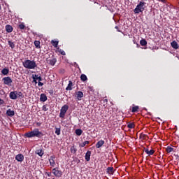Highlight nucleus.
<instances>
[{
    "mask_svg": "<svg viewBox=\"0 0 179 179\" xmlns=\"http://www.w3.org/2000/svg\"><path fill=\"white\" fill-rule=\"evenodd\" d=\"M24 136L26 138H41V136H44V134L40 131L38 129H34L31 131L25 133Z\"/></svg>",
    "mask_w": 179,
    "mask_h": 179,
    "instance_id": "f257e3e1",
    "label": "nucleus"
},
{
    "mask_svg": "<svg viewBox=\"0 0 179 179\" xmlns=\"http://www.w3.org/2000/svg\"><path fill=\"white\" fill-rule=\"evenodd\" d=\"M22 65L27 69H36L37 68V64L34 60H25L23 62Z\"/></svg>",
    "mask_w": 179,
    "mask_h": 179,
    "instance_id": "f03ea898",
    "label": "nucleus"
},
{
    "mask_svg": "<svg viewBox=\"0 0 179 179\" xmlns=\"http://www.w3.org/2000/svg\"><path fill=\"white\" fill-rule=\"evenodd\" d=\"M146 3L140 2L138 3L135 9L134 10V13L135 15H139V13H143L145 10Z\"/></svg>",
    "mask_w": 179,
    "mask_h": 179,
    "instance_id": "7ed1b4c3",
    "label": "nucleus"
},
{
    "mask_svg": "<svg viewBox=\"0 0 179 179\" xmlns=\"http://www.w3.org/2000/svg\"><path fill=\"white\" fill-rule=\"evenodd\" d=\"M68 110H69V106L68 105H64L60 110L59 117L65 118V115L66 114V111H68Z\"/></svg>",
    "mask_w": 179,
    "mask_h": 179,
    "instance_id": "20e7f679",
    "label": "nucleus"
},
{
    "mask_svg": "<svg viewBox=\"0 0 179 179\" xmlns=\"http://www.w3.org/2000/svg\"><path fill=\"white\" fill-rule=\"evenodd\" d=\"M52 173L54 174L55 177H57L58 178L62 177V171L59 170L58 168L52 169Z\"/></svg>",
    "mask_w": 179,
    "mask_h": 179,
    "instance_id": "39448f33",
    "label": "nucleus"
},
{
    "mask_svg": "<svg viewBox=\"0 0 179 179\" xmlns=\"http://www.w3.org/2000/svg\"><path fill=\"white\" fill-rule=\"evenodd\" d=\"M4 85H7V86H11L12 85V78L10 77H4L2 79Z\"/></svg>",
    "mask_w": 179,
    "mask_h": 179,
    "instance_id": "423d86ee",
    "label": "nucleus"
},
{
    "mask_svg": "<svg viewBox=\"0 0 179 179\" xmlns=\"http://www.w3.org/2000/svg\"><path fill=\"white\" fill-rule=\"evenodd\" d=\"M75 97L77 99V100H78V101H80L83 97V92H82V91L76 92Z\"/></svg>",
    "mask_w": 179,
    "mask_h": 179,
    "instance_id": "0eeeda50",
    "label": "nucleus"
},
{
    "mask_svg": "<svg viewBox=\"0 0 179 179\" xmlns=\"http://www.w3.org/2000/svg\"><path fill=\"white\" fill-rule=\"evenodd\" d=\"M49 163L52 167H55V155H52L50 157Z\"/></svg>",
    "mask_w": 179,
    "mask_h": 179,
    "instance_id": "6e6552de",
    "label": "nucleus"
},
{
    "mask_svg": "<svg viewBox=\"0 0 179 179\" xmlns=\"http://www.w3.org/2000/svg\"><path fill=\"white\" fill-rule=\"evenodd\" d=\"M10 99H11V100H16L17 99V91L10 92Z\"/></svg>",
    "mask_w": 179,
    "mask_h": 179,
    "instance_id": "1a4fd4ad",
    "label": "nucleus"
},
{
    "mask_svg": "<svg viewBox=\"0 0 179 179\" xmlns=\"http://www.w3.org/2000/svg\"><path fill=\"white\" fill-rule=\"evenodd\" d=\"M15 160L22 163L24 160V156L22 154H18L15 156Z\"/></svg>",
    "mask_w": 179,
    "mask_h": 179,
    "instance_id": "9d476101",
    "label": "nucleus"
},
{
    "mask_svg": "<svg viewBox=\"0 0 179 179\" xmlns=\"http://www.w3.org/2000/svg\"><path fill=\"white\" fill-rule=\"evenodd\" d=\"M92 156V151L88 150L85 154V160L86 162H90V157Z\"/></svg>",
    "mask_w": 179,
    "mask_h": 179,
    "instance_id": "9b49d317",
    "label": "nucleus"
},
{
    "mask_svg": "<svg viewBox=\"0 0 179 179\" xmlns=\"http://www.w3.org/2000/svg\"><path fill=\"white\" fill-rule=\"evenodd\" d=\"M105 142L103 140H100L99 141H98L96 143V148L97 149H100V148H101V146H103V145H104Z\"/></svg>",
    "mask_w": 179,
    "mask_h": 179,
    "instance_id": "f8f14e48",
    "label": "nucleus"
},
{
    "mask_svg": "<svg viewBox=\"0 0 179 179\" xmlns=\"http://www.w3.org/2000/svg\"><path fill=\"white\" fill-rule=\"evenodd\" d=\"M144 151L145 152V153L147 155H148V156H152V155H155V150H149V149H148V148H144Z\"/></svg>",
    "mask_w": 179,
    "mask_h": 179,
    "instance_id": "ddd939ff",
    "label": "nucleus"
},
{
    "mask_svg": "<svg viewBox=\"0 0 179 179\" xmlns=\"http://www.w3.org/2000/svg\"><path fill=\"white\" fill-rule=\"evenodd\" d=\"M171 45L172 47V48H174V50H178V43H177V41H173L171 43Z\"/></svg>",
    "mask_w": 179,
    "mask_h": 179,
    "instance_id": "4468645a",
    "label": "nucleus"
},
{
    "mask_svg": "<svg viewBox=\"0 0 179 179\" xmlns=\"http://www.w3.org/2000/svg\"><path fill=\"white\" fill-rule=\"evenodd\" d=\"M49 65H51L52 66H54V65H55V64H57V59L56 58H53L52 59H49L48 60Z\"/></svg>",
    "mask_w": 179,
    "mask_h": 179,
    "instance_id": "2eb2a0df",
    "label": "nucleus"
},
{
    "mask_svg": "<svg viewBox=\"0 0 179 179\" xmlns=\"http://www.w3.org/2000/svg\"><path fill=\"white\" fill-rule=\"evenodd\" d=\"M72 86H73V83H72V81L69 80V84H68L67 87H66V90H67V91L72 90V89H73Z\"/></svg>",
    "mask_w": 179,
    "mask_h": 179,
    "instance_id": "dca6fc26",
    "label": "nucleus"
},
{
    "mask_svg": "<svg viewBox=\"0 0 179 179\" xmlns=\"http://www.w3.org/2000/svg\"><path fill=\"white\" fill-rule=\"evenodd\" d=\"M6 115L8 117H13V115H15V110H12L10 109L7 110Z\"/></svg>",
    "mask_w": 179,
    "mask_h": 179,
    "instance_id": "f3484780",
    "label": "nucleus"
},
{
    "mask_svg": "<svg viewBox=\"0 0 179 179\" xmlns=\"http://www.w3.org/2000/svg\"><path fill=\"white\" fill-rule=\"evenodd\" d=\"M6 31L7 33H12V31H13V27L11 25H6Z\"/></svg>",
    "mask_w": 179,
    "mask_h": 179,
    "instance_id": "a211bd4d",
    "label": "nucleus"
},
{
    "mask_svg": "<svg viewBox=\"0 0 179 179\" xmlns=\"http://www.w3.org/2000/svg\"><path fill=\"white\" fill-rule=\"evenodd\" d=\"M40 101H47V95L45 94H41L40 96Z\"/></svg>",
    "mask_w": 179,
    "mask_h": 179,
    "instance_id": "6ab92c4d",
    "label": "nucleus"
},
{
    "mask_svg": "<svg viewBox=\"0 0 179 179\" xmlns=\"http://www.w3.org/2000/svg\"><path fill=\"white\" fill-rule=\"evenodd\" d=\"M106 173H108V174H114V168L108 167L106 169Z\"/></svg>",
    "mask_w": 179,
    "mask_h": 179,
    "instance_id": "aec40b11",
    "label": "nucleus"
},
{
    "mask_svg": "<svg viewBox=\"0 0 179 179\" xmlns=\"http://www.w3.org/2000/svg\"><path fill=\"white\" fill-rule=\"evenodd\" d=\"M140 44L142 47H145V45H148V41H146V39H141L140 41Z\"/></svg>",
    "mask_w": 179,
    "mask_h": 179,
    "instance_id": "412c9836",
    "label": "nucleus"
},
{
    "mask_svg": "<svg viewBox=\"0 0 179 179\" xmlns=\"http://www.w3.org/2000/svg\"><path fill=\"white\" fill-rule=\"evenodd\" d=\"M71 152L73 153V155H76V152H78V149L75 148V145H73L70 148Z\"/></svg>",
    "mask_w": 179,
    "mask_h": 179,
    "instance_id": "4be33fe9",
    "label": "nucleus"
},
{
    "mask_svg": "<svg viewBox=\"0 0 179 179\" xmlns=\"http://www.w3.org/2000/svg\"><path fill=\"white\" fill-rule=\"evenodd\" d=\"M127 128H129V129H134V128H135V123H134V122L127 123Z\"/></svg>",
    "mask_w": 179,
    "mask_h": 179,
    "instance_id": "5701e85b",
    "label": "nucleus"
},
{
    "mask_svg": "<svg viewBox=\"0 0 179 179\" xmlns=\"http://www.w3.org/2000/svg\"><path fill=\"white\" fill-rule=\"evenodd\" d=\"M36 154L38 155L40 157H42V156L44 155V151H43V150H38L36 151Z\"/></svg>",
    "mask_w": 179,
    "mask_h": 179,
    "instance_id": "b1692460",
    "label": "nucleus"
},
{
    "mask_svg": "<svg viewBox=\"0 0 179 179\" xmlns=\"http://www.w3.org/2000/svg\"><path fill=\"white\" fill-rule=\"evenodd\" d=\"M58 41L52 40L51 44L55 47V48H58Z\"/></svg>",
    "mask_w": 179,
    "mask_h": 179,
    "instance_id": "393cba45",
    "label": "nucleus"
},
{
    "mask_svg": "<svg viewBox=\"0 0 179 179\" xmlns=\"http://www.w3.org/2000/svg\"><path fill=\"white\" fill-rule=\"evenodd\" d=\"M138 110H139V106H133L131 108V113H138Z\"/></svg>",
    "mask_w": 179,
    "mask_h": 179,
    "instance_id": "a878e982",
    "label": "nucleus"
},
{
    "mask_svg": "<svg viewBox=\"0 0 179 179\" xmlns=\"http://www.w3.org/2000/svg\"><path fill=\"white\" fill-rule=\"evenodd\" d=\"M83 133V131H82V129H76V134L78 135V136H80V135H82Z\"/></svg>",
    "mask_w": 179,
    "mask_h": 179,
    "instance_id": "bb28decb",
    "label": "nucleus"
},
{
    "mask_svg": "<svg viewBox=\"0 0 179 179\" xmlns=\"http://www.w3.org/2000/svg\"><path fill=\"white\" fill-rule=\"evenodd\" d=\"M8 43L9 47H10L12 50H13V48H15V43H13L12 41H8Z\"/></svg>",
    "mask_w": 179,
    "mask_h": 179,
    "instance_id": "cd10ccee",
    "label": "nucleus"
},
{
    "mask_svg": "<svg viewBox=\"0 0 179 179\" xmlns=\"http://www.w3.org/2000/svg\"><path fill=\"white\" fill-rule=\"evenodd\" d=\"M80 80L83 81V82H86V80H87V76H86V75L85 74H82L80 76Z\"/></svg>",
    "mask_w": 179,
    "mask_h": 179,
    "instance_id": "c85d7f7f",
    "label": "nucleus"
},
{
    "mask_svg": "<svg viewBox=\"0 0 179 179\" xmlns=\"http://www.w3.org/2000/svg\"><path fill=\"white\" fill-rule=\"evenodd\" d=\"M1 73H3V75H8V73H9V69H3L1 71Z\"/></svg>",
    "mask_w": 179,
    "mask_h": 179,
    "instance_id": "c756f323",
    "label": "nucleus"
},
{
    "mask_svg": "<svg viewBox=\"0 0 179 179\" xmlns=\"http://www.w3.org/2000/svg\"><path fill=\"white\" fill-rule=\"evenodd\" d=\"M20 97V99H23L24 96L23 95V93L22 92H17V98Z\"/></svg>",
    "mask_w": 179,
    "mask_h": 179,
    "instance_id": "7c9ffc66",
    "label": "nucleus"
},
{
    "mask_svg": "<svg viewBox=\"0 0 179 179\" xmlns=\"http://www.w3.org/2000/svg\"><path fill=\"white\" fill-rule=\"evenodd\" d=\"M34 45H35V47H36V48H41V47H40V41H34Z\"/></svg>",
    "mask_w": 179,
    "mask_h": 179,
    "instance_id": "2f4dec72",
    "label": "nucleus"
},
{
    "mask_svg": "<svg viewBox=\"0 0 179 179\" xmlns=\"http://www.w3.org/2000/svg\"><path fill=\"white\" fill-rule=\"evenodd\" d=\"M174 150V148L168 146L166 149V151L167 152V153H171V152H173Z\"/></svg>",
    "mask_w": 179,
    "mask_h": 179,
    "instance_id": "473e14b6",
    "label": "nucleus"
},
{
    "mask_svg": "<svg viewBox=\"0 0 179 179\" xmlns=\"http://www.w3.org/2000/svg\"><path fill=\"white\" fill-rule=\"evenodd\" d=\"M89 143H90L86 141H84L83 143L80 144V148H85V146H86V145H89Z\"/></svg>",
    "mask_w": 179,
    "mask_h": 179,
    "instance_id": "72a5a7b5",
    "label": "nucleus"
},
{
    "mask_svg": "<svg viewBox=\"0 0 179 179\" xmlns=\"http://www.w3.org/2000/svg\"><path fill=\"white\" fill-rule=\"evenodd\" d=\"M56 135H61V128L55 127Z\"/></svg>",
    "mask_w": 179,
    "mask_h": 179,
    "instance_id": "f704fd0d",
    "label": "nucleus"
},
{
    "mask_svg": "<svg viewBox=\"0 0 179 179\" xmlns=\"http://www.w3.org/2000/svg\"><path fill=\"white\" fill-rule=\"evenodd\" d=\"M57 50L58 52H59V54H61L62 55H66V53H65V51H64L63 50L60 49L59 48H58Z\"/></svg>",
    "mask_w": 179,
    "mask_h": 179,
    "instance_id": "c9c22d12",
    "label": "nucleus"
},
{
    "mask_svg": "<svg viewBox=\"0 0 179 179\" xmlns=\"http://www.w3.org/2000/svg\"><path fill=\"white\" fill-rule=\"evenodd\" d=\"M19 28L20 29V30H24V29L26 28V26L23 22H22L21 24H19Z\"/></svg>",
    "mask_w": 179,
    "mask_h": 179,
    "instance_id": "e433bc0d",
    "label": "nucleus"
},
{
    "mask_svg": "<svg viewBox=\"0 0 179 179\" xmlns=\"http://www.w3.org/2000/svg\"><path fill=\"white\" fill-rule=\"evenodd\" d=\"M41 74H33L32 75V79H36V80H38L39 76H41Z\"/></svg>",
    "mask_w": 179,
    "mask_h": 179,
    "instance_id": "4c0bfd02",
    "label": "nucleus"
},
{
    "mask_svg": "<svg viewBox=\"0 0 179 179\" xmlns=\"http://www.w3.org/2000/svg\"><path fill=\"white\" fill-rule=\"evenodd\" d=\"M43 111H48V108L47 107V105H43L42 107Z\"/></svg>",
    "mask_w": 179,
    "mask_h": 179,
    "instance_id": "58836bf2",
    "label": "nucleus"
},
{
    "mask_svg": "<svg viewBox=\"0 0 179 179\" xmlns=\"http://www.w3.org/2000/svg\"><path fill=\"white\" fill-rule=\"evenodd\" d=\"M2 104H5V101H3V99H1L0 98V106H2Z\"/></svg>",
    "mask_w": 179,
    "mask_h": 179,
    "instance_id": "ea45409f",
    "label": "nucleus"
},
{
    "mask_svg": "<svg viewBox=\"0 0 179 179\" xmlns=\"http://www.w3.org/2000/svg\"><path fill=\"white\" fill-rule=\"evenodd\" d=\"M45 175L48 176V177H51L52 173L51 172H45Z\"/></svg>",
    "mask_w": 179,
    "mask_h": 179,
    "instance_id": "a19ab883",
    "label": "nucleus"
},
{
    "mask_svg": "<svg viewBox=\"0 0 179 179\" xmlns=\"http://www.w3.org/2000/svg\"><path fill=\"white\" fill-rule=\"evenodd\" d=\"M38 80V82H41L43 80V78H41V74L40 75L39 77H38V80Z\"/></svg>",
    "mask_w": 179,
    "mask_h": 179,
    "instance_id": "79ce46f5",
    "label": "nucleus"
},
{
    "mask_svg": "<svg viewBox=\"0 0 179 179\" xmlns=\"http://www.w3.org/2000/svg\"><path fill=\"white\" fill-rule=\"evenodd\" d=\"M59 73H65V69H61L59 70Z\"/></svg>",
    "mask_w": 179,
    "mask_h": 179,
    "instance_id": "37998d69",
    "label": "nucleus"
},
{
    "mask_svg": "<svg viewBox=\"0 0 179 179\" xmlns=\"http://www.w3.org/2000/svg\"><path fill=\"white\" fill-rule=\"evenodd\" d=\"M148 1H149V0H140L139 2H142L143 3H146V2H148Z\"/></svg>",
    "mask_w": 179,
    "mask_h": 179,
    "instance_id": "c03bdc74",
    "label": "nucleus"
},
{
    "mask_svg": "<svg viewBox=\"0 0 179 179\" xmlns=\"http://www.w3.org/2000/svg\"><path fill=\"white\" fill-rule=\"evenodd\" d=\"M38 86H43L44 83H41V81H40V82L38 83Z\"/></svg>",
    "mask_w": 179,
    "mask_h": 179,
    "instance_id": "a18cd8bd",
    "label": "nucleus"
},
{
    "mask_svg": "<svg viewBox=\"0 0 179 179\" xmlns=\"http://www.w3.org/2000/svg\"><path fill=\"white\" fill-rule=\"evenodd\" d=\"M115 29H116L117 31H118L119 33L121 31L118 28V26H115Z\"/></svg>",
    "mask_w": 179,
    "mask_h": 179,
    "instance_id": "49530a36",
    "label": "nucleus"
},
{
    "mask_svg": "<svg viewBox=\"0 0 179 179\" xmlns=\"http://www.w3.org/2000/svg\"><path fill=\"white\" fill-rule=\"evenodd\" d=\"M159 2H162L163 3H166V0H157Z\"/></svg>",
    "mask_w": 179,
    "mask_h": 179,
    "instance_id": "de8ad7c7",
    "label": "nucleus"
},
{
    "mask_svg": "<svg viewBox=\"0 0 179 179\" xmlns=\"http://www.w3.org/2000/svg\"><path fill=\"white\" fill-rule=\"evenodd\" d=\"M36 127H41V123L36 122Z\"/></svg>",
    "mask_w": 179,
    "mask_h": 179,
    "instance_id": "09e8293b",
    "label": "nucleus"
},
{
    "mask_svg": "<svg viewBox=\"0 0 179 179\" xmlns=\"http://www.w3.org/2000/svg\"><path fill=\"white\" fill-rule=\"evenodd\" d=\"M33 82H34V83L37 84V80H36V78H33Z\"/></svg>",
    "mask_w": 179,
    "mask_h": 179,
    "instance_id": "8fccbe9b",
    "label": "nucleus"
},
{
    "mask_svg": "<svg viewBox=\"0 0 179 179\" xmlns=\"http://www.w3.org/2000/svg\"><path fill=\"white\" fill-rule=\"evenodd\" d=\"M108 100L107 99H104L103 100V103H107Z\"/></svg>",
    "mask_w": 179,
    "mask_h": 179,
    "instance_id": "3c124183",
    "label": "nucleus"
},
{
    "mask_svg": "<svg viewBox=\"0 0 179 179\" xmlns=\"http://www.w3.org/2000/svg\"><path fill=\"white\" fill-rule=\"evenodd\" d=\"M90 90H92V87H89Z\"/></svg>",
    "mask_w": 179,
    "mask_h": 179,
    "instance_id": "603ef678",
    "label": "nucleus"
},
{
    "mask_svg": "<svg viewBox=\"0 0 179 179\" xmlns=\"http://www.w3.org/2000/svg\"><path fill=\"white\" fill-rule=\"evenodd\" d=\"M75 64L78 66V64H76V63H75Z\"/></svg>",
    "mask_w": 179,
    "mask_h": 179,
    "instance_id": "864d4df0",
    "label": "nucleus"
},
{
    "mask_svg": "<svg viewBox=\"0 0 179 179\" xmlns=\"http://www.w3.org/2000/svg\"><path fill=\"white\" fill-rule=\"evenodd\" d=\"M0 153H1V150H0Z\"/></svg>",
    "mask_w": 179,
    "mask_h": 179,
    "instance_id": "5fc2aeb1",
    "label": "nucleus"
}]
</instances>
